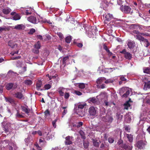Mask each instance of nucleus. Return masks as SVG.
Segmentation results:
<instances>
[{"mask_svg": "<svg viewBox=\"0 0 150 150\" xmlns=\"http://www.w3.org/2000/svg\"><path fill=\"white\" fill-rule=\"evenodd\" d=\"M119 93L122 97H127L130 93L131 89L127 87H123L119 90Z\"/></svg>", "mask_w": 150, "mask_h": 150, "instance_id": "nucleus-1", "label": "nucleus"}, {"mask_svg": "<svg viewBox=\"0 0 150 150\" xmlns=\"http://www.w3.org/2000/svg\"><path fill=\"white\" fill-rule=\"evenodd\" d=\"M97 111L96 108L93 106H91L89 108L88 112L91 118H93L97 116Z\"/></svg>", "mask_w": 150, "mask_h": 150, "instance_id": "nucleus-2", "label": "nucleus"}, {"mask_svg": "<svg viewBox=\"0 0 150 150\" xmlns=\"http://www.w3.org/2000/svg\"><path fill=\"white\" fill-rule=\"evenodd\" d=\"M103 16L105 19L104 23H106V21H109L112 19L113 18V16L109 13H105L103 15Z\"/></svg>", "mask_w": 150, "mask_h": 150, "instance_id": "nucleus-3", "label": "nucleus"}, {"mask_svg": "<svg viewBox=\"0 0 150 150\" xmlns=\"http://www.w3.org/2000/svg\"><path fill=\"white\" fill-rule=\"evenodd\" d=\"M68 89L65 88L63 87H60L58 88V91L59 92L60 95L61 96H63L64 93L66 91H68Z\"/></svg>", "mask_w": 150, "mask_h": 150, "instance_id": "nucleus-4", "label": "nucleus"}, {"mask_svg": "<svg viewBox=\"0 0 150 150\" xmlns=\"http://www.w3.org/2000/svg\"><path fill=\"white\" fill-rule=\"evenodd\" d=\"M27 20L28 21L33 23H37L38 22L36 17L34 16H30L28 17Z\"/></svg>", "mask_w": 150, "mask_h": 150, "instance_id": "nucleus-5", "label": "nucleus"}, {"mask_svg": "<svg viewBox=\"0 0 150 150\" xmlns=\"http://www.w3.org/2000/svg\"><path fill=\"white\" fill-rule=\"evenodd\" d=\"M78 107H75L74 110L75 112L80 117H82L84 115V112L82 110H80V109H78V110H77L76 109H77Z\"/></svg>", "mask_w": 150, "mask_h": 150, "instance_id": "nucleus-6", "label": "nucleus"}, {"mask_svg": "<svg viewBox=\"0 0 150 150\" xmlns=\"http://www.w3.org/2000/svg\"><path fill=\"white\" fill-rule=\"evenodd\" d=\"M73 138L72 137L68 136L65 138V143L67 145H69L71 144Z\"/></svg>", "mask_w": 150, "mask_h": 150, "instance_id": "nucleus-7", "label": "nucleus"}, {"mask_svg": "<svg viewBox=\"0 0 150 150\" xmlns=\"http://www.w3.org/2000/svg\"><path fill=\"white\" fill-rule=\"evenodd\" d=\"M102 119L103 121L108 122H111L113 120L112 117L109 115H106L105 117H103Z\"/></svg>", "mask_w": 150, "mask_h": 150, "instance_id": "nucleus-8", "label": "nucleus"}, {"mask_svg": "<svg viewBox=\"0 0 150 150\" xmlns=\"http://www.w3.org/2000/svg\"><path fill=\"white\" fill-rule=\"evenodd\" d=\"M25 28V25L23 24H18L14 27L13 28L18 30H24Z\"/></svg>", "mask_w": 150, "mask_h": 150, "instance_id": "nucleus-9", "label": "nucleus"}, {"mask_svg": "<svg viewBox=\"0 0 150 150\" xmlns=\"http://www.w3.org/2000/svg\"><path fill=\"white\" fill-rule=\"evenodd\" d=\"M145 145L146 144L144 143L142 141H138L136 144L137 146L139 149L143 148Z\"/></svg>", "mask_w": 150, "mask_h": 150, "instance_id": "nucleus-10", "label": "nucleus"}, {"mask_svg": "<svg viewBox=\"0 0 150 150\" xmlns=\"http://www.w3.org/2000/svg\"><path fill=\"white\" fill-rule=\"evenodd\" d=\"M21 10L22 11H25L26 15H27L30 14L33 11V9L31 8H30L29 9H25V8H21Z\"/></svg>", "mask_w": 150, "mask_h": 150, "instance_id": "nucleus-11", "label": "nucleus"}, {"mask_svg": "<svg viewBox=\"0 0 150 150\" xmlns=\"http://www.w3.org/2000/svg\"><path fill=\"white\" fill-rule=\"evenodd\" d=\"M131 10V8L127 6H125L123 7L122 11L125 13H129Z\"/></svg>", "mask_w": 150, "mask_h": 150, "instance_id": "nucleus-12", "label": "nucleus"}, {"mask_svg": "<svg viewBox=\"0 0 150 150\" xmlns=\"http://www.w3.org/2000/svg\"><path fill=\"white\" fill-rule=\"evenodd\" d=\"M86 105V104L85 102H82L79 103L78 104L77 106L78 109H76L77 110H78V109H80V110H82L84 106Z\"/></svg>", "mask_w": 150, "mask_h": 150, "instance_id": "nucleus-13", "label": "nucleus"}, {"mask_svg": "<svg viewBox=\"0 0 150 150\" xmlns=\"http://www.w3.org/2000/svg\"><path fill=\"white\" fill-rule=\"evenodd\" d=\"M122 150H132V147L130 145L125 144L122 145Z\"/></svg>", "mask_w": 150, "mask_h": 150, "instance_id": "nucleus-14", "label": "nucleus"}, {"mask_svg": "<svg viewBox=\"0 0 150 150\" xmlns=\"http://www.w3.org/2000/svg\"><path fill=\"white\" fill-rule=\"evenodd\" d=\"M98 98H100L101 100H103L106 99L107 98L106 94L105 93H102L101 94L97 96Z\"/></svg>", "mask_w": 150, "mask_h": 150, "instance_id": "nucleus-15", "label": "nucleus"}, {"mask_svg": "<svg viewBox=\"0 0 150 150\" xmlns=\"http://www.w3.org/2000/svg\"><path fill=\"white\" fill-rule=\"evenodd\" d=\"M106 80V79L103 77H101L98 79L97 81V84H100L103 83H105V81Z\"/></svg>", "mask_w": 150, "mask_h": 150, "instance_id": "nucleus-16", "label": "nucleus"}, {"mask_svg": "<svg viewBox=\"0 0 150 150\" xmlns=\"http://www.w3.org/2000/svg\"><path fill=\"white\" fill-rule=\"evenodd\" d=\"M150 88V81H149L147 82H145V84L144 86V89L145 90H146Z\"/></svg>", "mask_w": 150, "mask_h": 150, "instance_id": "nucleus-17", "label": "nucleus"}, {"mask_svg": "<svg viewBox=\"0 0 150 150\" xmlns=\"http://www.w3.org/2000/svg\"><path fill=\"white\" fill-rule=\"evenodd\" d=\"M11 11V9L8 7L5 8L2 10V11L3 13L6 15L9 13Z\"/></svg>", "mask_w": 150, "mask_h": 150, "instance_id": "nucleus-18", "label": "nucleus"}, {"mask_svg": "<svg viewBox=\"0 0 150 150\" xmlns=\"http://www.w3.org/2000/svg\"><path fill=\"white\" fill-rule=\"evenodd\" d=\"M142 33L141 34H139L138 35H134V37L136 38L140 41H143L144 40V38L141 35Z\"/></svg>", "mask_w": 150, "mask_h": 150, "instance_id": "nucleus-19", "label": "nucleus"}, {"mask_svg": "<svg viewBox=\"0 0 150 150\" xmlns=\"http://www.w3.org/2000/svg\"><path fill=\"white\" fill-rule=\"evenodd\" d=\"M124 57L127 59L130 60L132 57V55L130 53L127 52L125 54Z\"/></svg>", "mask_w": 150, "mask_h": 150, "instance_id": "nucleus-20", "label": "nucleus"}, {"mask_svg": "<svg viewBox=\"0 0 150 150\" xmlns=\"http://www.w3.org/2000/svg\"><path fill=\"white\" fill-rule=\"evenodd\" d=\"M127 44L130 49L133 48L134 46V43L130 40L128 41Z\"/></svg>", "mask_w": 150, "mask_h": 150, "instance_id": "nucleus-21", "label": "nucleus"}, {"mask_svg": "<svg viewBox=\"0 0 150 150\" xmlns=\"http://www.w3.org/2000/svg\"><path fill=\"white\" fill-rule=\"evenodd\" d=\"M88 102L90 103H95L97 102V100L95 98L93 97L88 99Z\"/></svg>", "mask_w": 150, "mask_h": 150, "instance_id": "nucleus-22", "label": "nucleus"}, {"mask_svg": "<svg viewBox=\"0 0 150 150\" xmlns=\"http://www.w3.org/2000/svg\"><path fill=\"white\" fill-rule=\"evenodd\" d=\"M125 136L127 137L129 142H131L132 141L133 137L132 135L131 134H125Z\"/></svg>", "mask_w": 150, "mask_h": 150, "instance_id": "nucleus-23", "label": "nucleus"}, {"mask_svg": "<svg viewBox=\"0 0 150 150\" xmlns=\"http://www.w3.org/2000/svg\"><path fill=\"white\" fill-rule=\"evenodd\" d=\"M42 84V82L40 80L38 81L36 84V88L37 90H40Z\"/></svg>", "mask_w": 150, "mask_h": 150, "instance_id": "nucleus-24", "label": "nucleus"}, {"mask_svg": "<svg viewBox=\"0 0 150 150\" xmlns=\"http://www.w3.org/2000/svg\"><path fill=\"white\" fill-rule=\"evenodd\" d=\"M22 108L23 111L25 112L27 114H28L30 111V109L28 108V107H22Z\"/></svg>", "mask_w": 150, "mask_h": 150, "instance_id": "nucleus-25", "label": "nucleus"}, {"mask_svg": "<svg viewBox=\"0 0 150 150\" xmlns=\"http://www.w3.org/2000/svg\"><path fill=\"white\" fill-rule=\"evenodd\" d=\"M13 84L12 83H8L6 85V88L7 90H9L13 87Z\"/></svg>", "mask_w": 150, "mask_h": 150, "instance_id": "nucleus-26", "label": "nucleus"}, {"mask_svg": "<svg viewBox=\"0 0 150 150\" xmlns=\"http://www.w3.org/2000/svg\"><path fill=\"white\" fill-rule=\"evenodd\" d=\"M144 102H146L147 103L150 104V96H147L146 98L144 99Z\"/></svg>", "mask_w": 150, "mask_h": 150, "instance_id": "nucleus-27", "label": "nucleus"}, {"mask_svg": "<svg viewBox=\"0 0 150 150\" xmlns=\"http://www.w3.org/2000/svg\"><path fill=\"white\" fill-rule=\"evenodd\" d=\"M40 43L39 41L35 43L34 45L35 49H38V50L40 48Z\"/></svg>", "mask_w": 150, "mask_h": 150, "instance_id": "nucleus-28", "label": "nucleus"}, {"mask_svg": "<svg viewBox=\"0 0 150 150\" xmlns=\"http://www.w3.org/2000/svg\"><path fill=\"white\" fill-rule=\"evenodd\" d=\"M15 96L17 98L21 99L23 97V96L21 93L17 92L15 94Z\"/></svg>", "mask_w": 150, "mask_h": 150, "instance_id": "nucleus-29", "label": "nucleus"}, {"mask_svg": "<svg viewBox=\"0 0 150 150\" xmlns=\"http://www.w3.org/2000/svg\"><path fill=\"white\" fill-rule=\"evenodd\" d=\"M13 19L15 20H19L21 18L20 15L18 14H16L13 17H12Z\"/></svg>", "mask_w": 150, "mask_h": 150, "instance_id": "nucleus-30", "label": "nucleus"}, {"mask_svg": "<svg viewBox=\"0 0 150 150\" xmlns=\"http://www.w3.org/2000/svg\"><path fill=\"white\" fill-rule=\"evenodd\" d=\"M26 67H24L22 68H21L19 70V73L22 74L26 70Z\"/></svg>", "mask_w": 150, "mask_h": 150, "instance_id": "nucleus-31", "label": "nucleus"}, {"mask_svg": "<svg viewBox=\"0 0 150 150\" xmlns=\"http://www.w3.org/2000/svg\"><path fill=\"white\" fill-rule=\"evenodd\" d=\"M58 118L57 117L52 122V124L54 128L56 127V122L57 121Z\"/></svg>", "mask_w": 150, "mask_h": 150, "instance_id": "nucleus-32", "label": "nucleus"}, {"mask_svg": "<svg viewBox=\"0 0 150 150\" xmlns=\"http://www.w3.org/2000/svg\"><path fill=\"white\" fill-rule=\"evenodd\" d=\"M113 82V80L112 79H109L105 80V83L106 84H108L109 83H112Z\"/></svg>", "mask_w": 150, "mask_h": 150, "instance_id": "nucleus-33", "label": "nucleus"}, {"mask_svg": "<svg viewBox=\"0 0 150 150\" xmlns=\"http://www.w3.org/2000/svg\"><path fill=\"white\" fill-rule=\"evenodd\" d=\"M71 40V36H68L65 39V41L67 43H69Z\"/></svg>", "mask_w": 150, "mask_h": 150, "instance_id": "nucleus-34", "label": "nucleus"}, {"mask_svg": "<svg viewBox=\"0 0 150 150\" xmlns=\"http://www.w3.org/2000/svg\"><path fill=\"white\" fill-rule=\"evenodd\" d=\"M142 41L143 42L145 43V46L146 47H147L149 45L150 43L149 42L147 39L144 38V40H143Z\"/></svg>", "mask_w": 150, "mask_h": 150, "instance_id": "nucleus-35", "label": "nucleus"}, {"mask_svg": "<svg viewBox=\"0 0 150 150\" xmlns=\"http://www.w3.org/2000/svg\"><path fill=\"white\" fill-rule=\"evenodd\" d=\"M68 59L69 57L68 56H66L63 58L62 59V63L64 64V66H65L66 61L68 60Z\"/></svg>", "mask_w": 150, "mask_h": 150, "instance_id": "nucleus-36", "label": "nucleus"}, {"mask_svg": "<svg viewBox=\"0 0 150 150\" xmlns=\"http://www.w3.org/2000/svg\"><path fill=\"white\" fill-rule=\"evenodd\" d=\"M130 106V104L128 102H127L125 104V109H127L129 108Z\"/></svg>", "mask_w": 150, "mask_h": 150, "instance_id": "nucleus-37", "label": "nucleus"}, {"mask_svg": "<svg viewBox=\"0 0 150 150\" xmlns=\"http://www.w3.org/2000/svg\"><path fill=\"white\" fill-rule=\"evenodd\" d=\"M5 99L6 102H9L10 103H13L14 100H13L10 98H5Z\"/></svg>", "mask_w": 150, "mask_h": 150, "instance_id": "nucleus-38", "label": "nucleus"}, {"mask_svg": "<svg viewBox=\"0 0 150 150\" xmlns=\"http://www.w3.org/2000/svg\"><path fill=\"white\" fill-rule=\"evenodd\" d=\"M64 98L65 99H67L70 96L69 93L68 91H66L64 94Z\"/></svg>", "mask_w": 150, "mask_h": 150, "instance_id": "nucleus-39", "label": "nucleus"}, {"mask_svg": "<svg viewBox=\"0 0 150 150\" xmlns=\"http://www.w3.org/2000/svg\"><path fill=\"white\" fill-rule=\"evenodd\" d=\"M144 71L145 73L149 74L150 73V69L149 68H145L144 69Z\"/></svg>", "mask_w": 150, "mask_h": 150, "instance_id": "nucleus-40", "label": "nucleus"}, {"mask_svg": "<svg viewBox=\"0 0 150 150\" xmlns=\"http://www.w3.org/2000/svg\"><path fill=\"white\" fill-rule=\"evenodd\" d=\"M5 123L4 122H3L2 123V125L4 128V129L5 131L6 132H7L8 131V128L6 125V126H4L5 124Z\"/></svg>", "mask_w": 150, "mask_h": 150, "instance_id": "nucleus-41", "label": "nucleus"}, {"mask_svg": "<svg viewBox=\"0 0 150 150\" xmlns=\"http://www.w3.org/2000/svg\"><path fill=\"white\" fill-rule=\"evenodd\" d=\"M93 144L94 146L96 147H98L99 146V143L97 141L93 140Z\"/></svg>", "mask_w": 150, "mask_h": 150, "instance_id": "nucleus-42", "label": "nucleus"}, {"mask_svg": "<svg viewBox=\"0 0 150 150\" xmlns=\"http://www.w3.org/2000/svg\"><path fill=\"white\" fill-rule=\"evenodd\" d=\"M53 137V135L49 134V133H48L47 134L46 138L47 140H49L52 139Z\"/></svg>", "mask_w": 150, "mask_h": 150, "instance_id": "nucleus-43", "label": "nucleus"}, {"mask_svg": "<svg viewBox=\"0 0 150 150\" xmlns=\"http://www.w3.org/2000/svg\"><path fill=\"white\" fill-rule=\"evenodd\" d=\"M79 86L80 88H84L85 87V84L83 83H79Z\"/></svg>", "mask_w": 150, "mask_h": 150, "instance_id": "nucleus-44", "label": "nucleus"}, {"mask_svg": "<svg viewBox=\"0 0 150 150\" xmlns=\"http://www.w3.org/2000/svg\"><path fill=\"white\" fill-rule=\"evenodd\" d=\"M51 85L49 84H47L44 86V88L46 90H48L51 87Z\"/></svg>", "mask_w": 150, "mask_h": 150, "instance_id": "nucleus-45", "label": "nucleus"}, {"mask_svg": "<svg viewBox=\"0 0 150 150\" xmlns=\"http://www.w3.org/2000/svg\"><path fill=\"white\" fill-rule=\"evenodd\" d=\"M8 30V28L5 26L0 27V31L1 32L3 31H6Z\"/></svg>", "mask_w": 150, "mask_h": 150, "instance_id": "nucleus-46", "label": "nucleus"}, {"mask_svg": "<svg viewBox=\"0 0 150 150\" xmlns=\"http://www.w3.org/2000/svg\"><path fill=\"white\" fill-rule=\"evenodd\" d=\"M79 133L81 135V136L82 138L83 139H85L86 138L84 136V132L82 130H80L79 132Z\"/></svg>", "mask_w": 150, "mask_h": 150, "instance_id": "nucleus-47", "label": "nucleus"}, {"mask_svg": "<svg viewBox=\"0 0 150 150\" xmlns=\"http://www.w3.org/2000/svg\"><path fill=\"white\" fill-rule=\"evenodd\" d=\"M25 84L28 85H30L32 84V81L30 80H27L25 81Z\"/></svg>", "mask_w": 150, "mask_h": 150, "instance_id": "nucleus-48", "label": "nucleus"}, {"mask_svg": "<svg viewBox=\"0 0 150 150\" xmlns=\"http://www.w3.org/2000/svg\"><path fill=\"white\" fill-rule=\"evenodd\" d=\"M83 125V122H78L77 123H76L75 126H76L77 127H79Z\"/></svg>", "mask_w": 150, "mask_h": 150, "instance_id": "nucleus-49", "label": "nucleus"}, {"mask_svg": "<svg viewBox=\"0 0 150 150\" xmlns=\"http://www.w3.org/2000/svg\"><path fill=\"white\" fill-rule=\"evenodd\" d=\"M35 30L34 29L32 28L30 30L28 33L30 34H32L35 32Z\"/></svg>", "mask_w": 150, "mask_h": 150, "instance_id": "nucleus-50", "label": "nucleus"}, {"mask_svg": "<svg viewBox=\"0 0 150 150\" xmlns=\"http://www.w3.org/2000/svg\"><path fill=\"white\" fill-rule=\"evenodd\" d=\"M45 117L48 116L50 115V113L49 111L48 110H46L45 112Z\"/></svg>", "mask_w": 150, "mask_h": 150, "instance_id": "nucleus-51", "label": "nucleus"}, {"mask_svg": "<svg viewBox=\"0 0 150 150\" xmlns=\"http://www.w3.org/2000/svg\"><path fill=\"white\" fill-rule=\"evenodd\" d=\"M57 35L59 36L61 39H62L63 38V36L62 33H57Z\"/></svg>", "mask_w": 150, "mask_h": 150, "instance_id": "nucleus-52", "label": "nucleus"}, {"mask_svg": "<svg viewBox=\"0 0 150 150\" xmlns=\"http://www.w3.org/2000/svg\"><path fill=\"white\" fill-rule=\"evenodd\" d=\"M88 144H89V143L88 142H83L84 146V147L86 149H87L88 148Z\"/></svg>", "mask_w": 150, "mask_h": 150, "instance_id": "nucleus-53", "label": "nucleus"}, {"mask_svg": "<svg viewBox=\"0 0 150 150\" xmlns=\"http://www.w3.org/2000/svg\"><path fill=\"white\" fill-rule=\"evenodd\" d=\"M74 93L76 95H77L78 96H81L82 94V93H81L79 91H75Z\"/></svg>", "mask_w": 150, "mask_h": 150, "instance_id": "nucleus-54", "label": "nucleus"}, {"mask_svg": "<svg viewBox=\"0 0 150 150\" xmlns=\"http://www.w3.org/2000/svg\"><path fill=\"white\" fill-rule=\"evenodd\" d=\"M32 51L35 54H38L39 52V50L36 49H33Z\"/></svg>", "mask_w": 150, "mask_h": 150, "instance_id": "nucleus-55", "label": "nucleus"}, {"mask_svg": "<svg viewBox=\"0 0 150 150\" xmlns=\"http://www.w3.org/2000/svg\"><path fill=\"white\" fill-rule=\"evenodd\" d=\"M16 117L18 118H22L23 117L22 115L19 114L18 112L16 114Z\"/></svg>", "mask_w": 150, "mask_h": 150, "instance_id": "nucleus-56", "label": "nucleus"}, {"mask_svg": "<svg viewBox=\"0 0 150 150\" xmlns=\"http://www.w3.org/2000/svg\"><path fill=\"white\" fill-rule=\"evenodd\" d=\"M141 35L145 36H150V35L147 33H142Z\"/></svg>", "mask_w": 150, "mask_h": 150, "instance_id": "nucleus-57", "label": "nucleus"}, {"mask_svg": "<svg viewBox=\"0 0 150 150\" xmlns=\"http://www.w3.org/2000/svg\"><path fill=\"white\" fill-rule=\"evenodd\" d=\"M92 32H95L97 31V29L96 28V27L93 26L92 27Z\"/></svg>", "mask_w": 150, "mask_h": 150, "instance_id": "nucleus-58", "label": "nucleus"}, {"mask_svg": "<svg viewBox=\"0 0 150 150\" xmlns=\"http://www.w3.org/2000/svg\"><path fill=\"white\" fill-rule=\"evenodd\" d=\"M8 45L9 46H10L12 48H13L15 46V45H14L13 44H12V43L10 42H8Z\"/></svg>", "mask_w": 150, "mask_h": 150, "instance_id": "nucleus-59", "label": "nucleus"}, {"mask_svg": "<svg viewBox=\"0 0 150 150\" xmlns=\"http://www.w3.org/2000/svg\"><path fill=\"white\" fill-rule=\"evenodd\" d=\"M108 141L109 143H111L113 142L114 140L113 138H108Z\"/></svg>", "mask_w": 150, "mask_h": 150, "instance_id": "nucleus-60", "label": "nucleus"}, {"mask_svg": "<svg viewBox=\"0 0 150 150\" xmlns=\"http://www.w3.org/2000/svg\"><path fill=\"white\" fill-rule=\"evenodd\" d=\"M67 110H64L62 113V117H63L64 115L67 113Z\"/></svg>", "mask_w": 150, "mask_h": 150, "instance_id": "nucleus-61", "label": "nucleus"}, {"mask_svg": "<svg viewBox=\"0 0 150 150\" xmlns=\"http://www.w3.org/2000/svg\"><path fill=\"white\" fill-rule=\"evenodd\" d=\"M133 33L135 35H138L139 34H141V33L139 32L138 31L134 30L133 31Z\"/></svg>", "mask_w": 150, "mask_h": 150, "instance_id": "nucleus-62", "label": "nucleus"}, {"mask_svg": "<svg viewBox=\"0 0 150 150\" xmlns=\"http://www.w3.org/2000/svg\"><path fill=\"white\" fill-rule=\"evenodd\" d=\"M103 48L105 49L107 52H109V50L107 46L105 45H103Z\"/></svg>", "mask_w": 150, "mask_h": 150, "instance_id": "nucleus-63", "label": "nucleus"}, {"mask_svg": "<svg viewBox=\"0 0 150 150\" xmlns=\"http://www.w3.org/2000/svg\"><path fill=\"white\" fill-rule=\"evenodd\" d=\"M125 130L128 132H129V130H130V128L128 126H125Z\"/></svg>", "mask_w": 150, "mask_h": 150, "instance_id": "nucleus-64", "label": "nucleus"}]
</instances>
